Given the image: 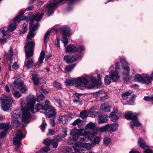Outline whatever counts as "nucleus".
Returning a JSON list of instances; mask_svg holds the SVG:
<instances>
[{
  "mask_svg": "<svg viewBox=\"0 0 153 153\" xmlns=\"http://www.w3.org/2000/svg\"><path fill=\"white\" fill-rule=\"evenodd\" d=\"M84 130L83 128H80L79 129H73L71 130L70 134L73 136V140L74 141H76L78 138L79 135L82 136H85L87 135V133H84L83 131Z\"/></svg>",
  "mask_w": 153,
  "mask_h": 153,
  "instance_id": "nucleus-12",
  "label": "nucleus"
},
{
  "mask_svg": "<svg viewBox=\"0 0 153 153\" xmlns=\"http://www.w3.org/2000/svg\"><path fill=\"white\" fill-rule=\"evenodd\" d=\"M76 48L73 45H70L65 47V52L66 53L68 52H71L75 51Z\"/></svg>",
  "mask_w": 153,
  "mask_h": 153,
  "instance_id": "nucleus-28",
  "label": "nucleus"
},
{
  "mask_svg": "<svg viewBox=\"0 0 153 153\" xmlns=\"http://www.w3.org/2000/svg\"><path fill=\"white\" fill-rule=\"evenodd\" d=\"M27 31V25H25V26L23 28L22 30L21 31L19 32L20 34H21L22 33L24 34Z\"/></svg>",
  "mask_w": 153,
  "mask_h": 153,
  "instance_id": "nucleus-59",
  "label": "nucleus"
},
{
  "mask_svg": "<svg viewBox=\"0 0 153 153\" xmlns=\"http://www.w3.org/2000/svg\"><path fill=\"white\" fill-rule=\"evenodd\" d=\"M59 135H58L56 138L52 139V144L53 148H56L58 145V143L60 140V138L59 137Z\"/></svg>",
  "mask_w": 153,
  "mask_h": 153,
  "instance_id": "nucleus-23",
  "label": "nucleus"
},
{
  "mask_svg": "<svg viewBox=\"0 0 153 153\" xmlns=\"http://www.w3.org/2000/svg\"><path fill=\"white\" fill-rule=\"evenodd\" d=\"M108 103L106 102L105 104H103L101 105V109L105 111L110 112L111 109V107L108 105Z\"/></svg>",
  "mask_w": 153,
  "mask_h": 153,
  "instance_id": "nucleus-25",
  "label": "nucleus"
},
{
  "mask_svg": "<svg viewBox=\"0 0 153 153\" xmlns=\"http://www.w3.org/2000/svg\"><path fill=\"white\" fill-rule=\"evenodd\" d=\"M45 98V96L43 94H41L40 95L38 96L36 98V101L38 102L43 100Z\"/></svg>",
  "mask_w": 153,
  "mask_h": 153,
  "instance_id": "nucleus-53",
  "label": "nucleus"
},
{
  "mask_svg": "<svg viewBox=\"0 0 153 153\" xmlns=\"http://www.w3.org/2000/svg\"><path fill=\"white\" fill-rule=\"evenodd\" d=\"M45 54V52L43 51H42L41 52L39 59V64H42L43 63Z\"/></svg>",
  "mask_w": 153,
  "mask_h": 153,
  "instance_id": "nucleus-40",
  "label": "nucleus"
},
{
  "mask_svg": "<svg viewBox=\"0 0 153 153\" xmlns=\"http://www.w3.org/2000/svg\"><path fill=\"white\" fill-rule=\"evenodd\" d=\"M13 85L14 88H13L12 93L15 97H20L22 96L21 94L19 91H15V89L21 91L22 93H25L27 91L26 88L23 82L22 81L19 79H17L13 83Z\"/></svg>",
  "mask_w": 153,
  "mask_h": 153,
  "instance_id": "nucleus-2",
  "label": "nucleus"
},
{
  "mask_svg": "<svg viewBox=\"0 0 153 153\" xmlns=\"http://www.w3.org/2000/svg\"><path fill=\"white\" fill-rule=\"evenodd\" d=\"M138 144L139 146L142 148H145L148 147V146L144 140L140 138H139L138 141Z\"/></svg>",
  "mask_w": 153,
  "mask_h": 153,
  "instance_id": "nucleus-30",
  "label": "nucleus"
},
{
  "mask_svg": "<svg viewBox=\"0 0 153 153\" xmlns=\"http://www.w3.org/2000/svg\"><path fill=\"white\" fill-rule=\"evenodd\" d=\"M26 100L27 103L25 107L22 108V128H24L28 123L30 120V111L34 113V105L35 102V97L33 96H29L27 97Z\"/></svg>",
  "mask_w": 153,
  "mask_h": 153,
  "instance_id": "nucleus-1",
  "label": "nucleus"
},
{
  "mask_svg": "<svg viewBox=\"0 0 153 153\" xmlns=\"http://www.w3.org/2000/svg\"><path fill=\"white\" fill-rule=\"evenodd\" d=\"M44 13H41V14H40V13H36L33 17V19L31 22L30 25H32L34 20H35L36 22L40 21Z\"/></svg>",
  "mask_w": 153,
  "mask_h": 153,
  "instance_id": "nucleus-21",
  "label": "nucleus"
},
{
  "mask_svg": "<svg viewBox=\"0 0 153 153\" xmlns=\"http://www.w3.org/2000/svg\"><path fill=\"white\" fill-rule=\"evenodd\" d=\"M50 150V148L46 146L44 148H42L37 153H41L42 152H47Z\"/></svg>",
  "mask_w": 153,
  "mask_h": 153,
  "instance_id": "nucleus-55",
  "label": "nucleus"
},
{
  "mask_svg": "<svg viewBox=\"0 0 153 153\" xmlns=\"http://www.w3.org/2000/svg\"><path fill=\"white\" fill-rule=\"evenodd\" d=\"M33 64V61L32 59L28 61L26 65V67L28 69L32 68Z\"/></svg>",
  "mask_w": 153,
  "mask_h": 153,
  "instance_id": "nucleus-45",
  "label": "nucleus"
},
{
  "mask_svg": "<svg viewBox=\"0 0 153 153\" xmlns=\"http://www.w3.org/2000/svg\"><path fill=\"white\" fill-rule=\"evenodd\" d=\"M76 65V64L75 63L72 65H70L66 66L65 69V72L67 73L71 71L75 67Z\"/></svg>",
  "mask_w": 153,
  "mask_h": 153,
  "instance_id": "nucleus-34",
  "label": "nucleus"
},
{
  "mask_svg": "<svg viewBox=\"0 0 153 153\" xmlns=\"http://www.w3.org/2000/svg\"><path fill=\"white\" fill-rule=\"evenodd\" d=\"M67 130L66 128H63L60 135H59V137L60 138H61L65 137L67 135Z\"/></svg>",
  "mask_w": 153,
  "mask_h": 153,
  "instance_id": "nucleus-35",
  "label": "nucleus"
},
{
  "mask_svg": "<svg viewBox=\"0 0 153 153\" xmlns=\"http://www.w3.org/2000/svg\"><path fill=\"white\" fill-rule=\"evenodd\" d=\"M82 95L81 94H79L76 93L74 95V99L73 100V101L74 102H77L79 101V97L80 96H81Z\"/></svg>",
  "mask_w": 153,
  "mask_h": 153,
  "instance_id": "nucleus-49",
  "label": "nucleus"
},
{
  "mask_svg": "<svg viewBox=\"0 0 153 153\" xmlns=\"http://www.w3.org/2000/svg\"><path fill=\"white\" fill-rule=\"evenodd\" d=\"M124 115L127 119L132 120V121L129 123L132 129H133L134 126L138 127L141 126V123L139 122L137 119V113H133L131 111H130L126 113Z\"/></svg>",
  "mask_w": 153,
  "mask_h": 153,
  "instance_id": "nucleus-5",
  "label": "nucleus"
},
{
  "mask_svg": "<svg viewBox=\"0 0 153 153\" xmlns=\"http://www.w3.org/2000/svg\"><path fill=\"white\" fill-rule=\"evenodd\" d=\"M61 30L63 32V36L61 41L64 44V46H65L68 43L67 37L71 33L70 29L68 26H63L61 28Z\"/></svg>",
  "mask_w": 153,
  "mask_h": 153,
  "instance_id": "nucleus-8",
  "label": "nucleus"
},
{
  "mask_svg": "<svg viewBox=\"0 0 153 153\" xmlns=\"http://www.w3.org/2000/svg\"><path fill=\"white\" fill-rule=\"evenodd\" d=\"M88 112L86 111L81 112L80 114V116L82 118L84 119L87 117L88 115Z\"/></svg>",
  "mask_w": 153,
  "mask_h": 153,
  "instance_id": "nucleus-47",
  "label": "nucleus"
},
{
  "mask_svg": "<svg viewBox=\"0 0 153 153\" xmlns=\"http://www.w3.org/2000/svg\"><path fill=\"white\" fill-rule=\"evenodd\" d=\"M109 76L111 77V80L114 82H116L120 78L119 73L114 70H111L109 72Z\"/></svg>",
  "mask_w": 153,
  "mask_h": 153,
  "instance_id": "nucleus-17",
  "label": "nucleus"
},
{
  "mask_svg": "<svg viewBox=\"0 0 153 153\" xmlns=\"http://www.w3.org/2000/svg\"><path fill=\"white\" fill-rule=\"evenodd\" d=\"M111 77L108 75H106L105 77L104 81L105 84L106 85H108L111 83Z\"/></svg>",
  "mask_w": 153,
  "mask_h": 153,
  "instance_id": "nucleus-43",
  "label": "nucleus"
},
{
  "mask_svg": "<svg viewBox=\"0 0 153 153\" xmlns=\"http://www.w3.org/2000/svg\"><path fill=\"white\" fill-rule=\"evenodd\" d=\"M98 77L99 80H97L96 78L94 77H92L91 78V82L93 83L96 85H97L98 84V82L100 84V75H98Z\"/></svg>",
  "mask_w": 153,
  "mask_h": 153,
  "instance_id": "nucleus-36",
  "label": "nucleus"
},
{
  "mask_svg": "<svg viewBox=\"0 0 153 153\" xmlns=\"http://www.w3.org/2000/svg\"><path fill=\"white\" fill-rule=\"evenodd\" d=\"M39 26L38 22H37L36 24L33 25L32 27L30 26V31L29 35L27 36V41L33 38L35 33H34L35 30Z\"/></svg>",
  "mask_w": 153,
  "mask_h": 153,
  "instance_id": "nucleus-15",
  "label": "nucleus"
},
{
  "mask_svg": "<svg viewBox=\"0 0 153 153\" xmlns=\"http://www.w3.org/2000/svg\"><path fill=\"white\" fill-rule=\"evenodd\" d=\"M82 123V120L80 119H77L73 122L72 124L73 126L77 125L78 127L79 128L81 126Z\"/></svg>",
  "mask_w": 153,
  "mask_h": 153,
  "instance_id": "nucleus-39",
  "label": "nucleus"
},
{
  "mask_svg": "<svg viewBox=\"0 0 153 153\" xmlns=\"http://www.w3.org/2000/svg\"><path fill=\"white\" fill-rule=\"evenodd\" d=\"M13 50L12 48H10L9 51V52L8 53V56L10 58H11V57L13 55Z\"/></svg>",
  "mask_w": 153,
  "mask_h": 153,
  "instance_id": "nucleus-61",
  "label": "nucleus"
},
{
  "mask_svg": "<svg viewBox=\"0 0 153 153\" xmlns=\"http://www.w3.org/2000/svg\"><path fill=\"white\" fill-rule=\"evenodd\" d=\"M50 32V31H48L45 35L44 42L45 43H47L49 40Z\"/></svg>",
  "mask_w": 153,
  "mask_h": 153,
  "instance_id": "nucleus-51",
  "label": "nucleus"
},
{
  "mask_svg": "<svg viewBox=\"0 0 153 153\" xmlns=\"http://www.w3.org/2000/svg\"><path fill=\"white\" fill-rule=\"evenodd\" d=\"M21 114V111L20 109H17L11 112V117L12 120V122L13 125L18 126L20 122L17 119L20 117Z\"/></svg>",
  "mask_w": 153,
  "mask_h": 153,
  "instance_id": "nucleus-10",
  "label": "nucleus"
},
{
  "mask_svg": "<svg viewBox=\"0 0 153 153\" xmlns=\"http://www.w3.org/2000/svg\"><path fill=\"white\" fill-rule=\"evenodd\" d=\"M144 153H153V151L150 149L147 148L144 151Z\"/></svg>",
  "mask_w": 153,
  "mask_h": 153,
  "instance_id": "nucleus-64",
  "label": "nucleus"
},
{
  "mask_svg": "<svg viewBox=\"0 0 153 153\" xmlns=\"http://www.w3.org/2000/svg\"><path fill=\"white\" fill-rule=\"evenodd\" d=\"M25 11L24 10L21 11L20 12L19 14L14 19V21L15 23H19L21 20H25L27 19V17L26 16L23 17V15Z\"/></svg>",
  "mask_w": 153,
  "mask_h": 153,
  "instance_id": "nucleus-20",
  "label": "nucleus"
},
{
  "mask_svg": "<svg viewBox=\"0 0 153 153\" xmlns=\"http://www.w3.org/2000/svg\"><path fill=\"white\" fill-rule=\"evenodd\" d=\"M120 62L123 69L124 70L127 71L126 73L123 72V77L124 82L126 83H127L130 81L131 79V78L129 75V73L130 71L129 67L128 64L125 59L121 58Z\"/></svg>",
  "mask_w": 153,
  "mask_h": 153,
  "instance_id": "nucleus-6",
  "label": "nucleus"
},
{
  "mask_svg": "<svg viewBox=\"0 0 153 153\" xmlns=\"http://www.w3.org/2000/svg\"><path fill=\"white\" fill-rule=\"evenodd\" d=\"M119 126L118 124L117 123H113L111 124H109L108 129L110 131L114 132L117 130Z\"/></svg>",
  "mask_w": 153,
  "mask_h": 153,
  "instance_id": "nucleus-22",
  "label": "nucleus"
},
{
  "mask_svg": "<svg viewBox=\"0 0 153 153\" xmlns=\"http://www.w3.org/2000/svg\"><path fill=\"white\" fill-rule=\"evenodd\" d=\"M49 101L46 100L45 101V104L43 110L46 111V115L48 117L55 116L56 115L55 109L52 106L49 105Z\"/></svg>",
  "mask_w": 153,
  "mask_h": 153,
  "instance_id": "nucleus-7",
  "label": "nucleus"
},
{
  "mask_svg": "<svg viewBox=\"0 0 153 153\" xmlns=\"http://www.w3.org/2000/svg\"><path fill=\"white\" fill-rule=\"evenodd\" d=\"M122 96L123 100L126 99L130 97L132 98V97L130 93L128 92H126L125 93L123 94H122Z\"/></svg>",
  "mask_w": 153,
  "mask_h": 153,
  "instance_id": "nucleus-48",
  "label": "nucleus"
},
{
  "mask_svg": "<svg viewBox=\"0 0 153 153\" xmlns=\"http://www.w3.org/2000/svg\"><path fill=\"white\" fill-rule=\"evenodd\" d=\"M55 45L57 46L58 47H60L59 45V39L58 37H57L56 40L55 42Z\"/></svg>",
  "mask_w": 153,
  "mask_h": 153,
  "instance_id": "nucleus-62",
  "label": "nucleus"
},
{
  "mask_svg": "<svg viewBox=\"0 0 153 153\" xmlns=\"http://www.w3.org/2000/svg\"><path fill=\"white\" fill-rule=\"evenodd\" d=\"M87 128L84 129V133H87V135L89 132H93L95 134H97L98 129L96 128L95 125L93 123L91 122L86 125Z\"/></svg>",
  "mask_w": 153,
  "mask_h": 153,
  "instance_id": "nucleus-14",
  "label": "nucleus"
},
{
  "mask_svg": "<svg viewBox=\"0 0 153 153\" xmlns=\"http://www.w3.org/2000/svg\"><path fill=\"white\" fill-rule=\"evenodd\" d=\"M81 146L88 150H89L91 149V146H93L90 143H82Z\"/></svg>",
  "mask_w": 153,
  "mask_h": 153,
  "instance_id": "nucleus-42",
  "label": "nucleus"
},
{
  "mask_svg": "<svg viewBox=\"0 0 153 153\" xmlns=\"http://www.w3.org/2000/svg\"><path fill=\"white\" fill-rule=\"evenodd\" d=\"M93 132L94 133H91L88 135V139L91 141L94 137L95 136V135H96L94 133V132Z\"/></svg>",
  "mask_w": 153,
  "mask_h": 153,
  "instance_id": "nucleus-60",
  "label": "nucleus"
},
{
  "mask_svg": "<svg viewBox=\"0 0 153 153\" xmlns=\"http://www.w3.org/2000/svg\"><path fill=\"white\" fill-rule=\"evenodd\" d=\"M78 59H79L76 56H71L68 55H65L64 57V61L68 64L76 61Z\"/></svg>",
  "mask_w": 153,
  "mask_h": 153,
  "instance_id": "nucleus-16",
  "label": "nucleus"
},
{
  "mask_svg": "<svg viewBox=\"0 0 153 153\" xmlns=\"http://www.w3.org/2000/svg\"><path fill=\"white\" fill-rule=\"evenodd\" d=\"M53 86L57 89H61L62 88V85L60 83L56 82H54L53 83Z\"/></svg>",
  "mask_w": 153,
  "mask_h": 153,
  "instance_id": "nucleus-52",
  "label": "nucleus"
},
{
  "mask_svg": "<svg viewBox=\"0 0 153 153\" xmlns=\"http://www.w3.org/2000/svg\"><path fill=\"white\" fill-rule=\"evenodd\" d=\"M18 23H15L14 19L13 20V23H11L9 25L8 28V30L10 31H13L16 28V24Z\"/></svg>",
  "mask_w": 153,
  "mask_h": 153,
  "instance_id": "nucleus-33",
  "label": "nucleus"
},
{
  "mask_svg": "<svg viewBox=\"0 0 153 153\" xmlns=\"http://www.w3.org/2000/svg\"><path fill=\"white\" fill-rule=\"evenodd\" d=\"M34 43L33 42H27L26 45L25 46L26 57L28 58L33 55Z\"/></svg>",
  "mask_w": 153,
  "mask_h": 153,
  "instance_id": "nucleus-9",
  "label": "nucleus"
},
{
  "mask_svg": "<svg viewBox=\"0 0 153 153\" xmlns=\"http://www.w3.org/2000/svg\"><path fill=\"white\" fill-rule=\"evenodd\" d=\"M98 123L103 124L105 123L108 120L107 116L104 114H100L97 117Z\"/></svg>",
  "mask_w": 153,
  "mask_h": 153,
  "instance_id": "nucleus-18",
  "label": "nucleus"
},
{
  "mask_svg": "<svg viewBox=\"0 0 153 153\" xmlns=\"http://www.w3.org/2000/svg\"><path fill=\"white\" fill-rule=\"evenodd\" d=\"M76 80L74 79H68L65 82V83L66 86H72L76 84Z\"/></svg>",
  "mask_w": 153,
  "mask_h": 153,
  "instance_id": "nucleus-31",
  "label": "nucleus"
},
{
  "mask_svg": "<svg viewBox=\"0 0 153 153\" xmlns=\"http://www.w3.org/2000/svg\"><path fill=\"white\" fill-rule=\"evenodd\" d=\"M52 139L48 138L44 140L43 143L46 145L49 146L52 144Z\"/></svg>",
  "mask_w": 153,
  "mask_h": 153,
  "instance_id": "nucleus-50",
  "label": "nucleus"
},
{
  "mask_svg": "<svg viewBox=\"0 0 153 153\" xmlns=\"http://www.w3.org/2000/svg\"><path fill=\"white\" fill-rule=\"evenodd\" d=\"M109 124L105 125L104 126H102L99 128V130L100 132H103L108 129Z\"/></svg>",
  "mask_w": 153,
  "mask_h": 153,
  "instance_id": "nucleus-41",
  "label": "nucleus"
},
{
  "mask_svg": "<svg viewBox=\"0 0 153 153\" xmlns=\"http://www.w3.org/2000/svg\"><path fill=\"white\" fill-rule=\"evenodd\" d=\"M88 82L87 79L84 77H79L76 80V86L78 89H84L85 88Z\"/></svg>",
  "mask_w": 153,
  "mask_h": 153,
  "instance_id": "nucleus-11",
  "label": "nucleus"
},
{
  "mask_svg": "<svg viewBox=\"0 0 153 153\" xmlns=\"http://www.w3.org/2000/svg\"><path fill=\"white\" fill-rule=\"evenodd\" d=\"M97 96L98 99L100 98L101 101L104 100L107 98L106 93L104 91L98 92Z\"/></svg>",
  "mask_w": 153,
  "mask_h": 153,
  "instance_id": "nucleus-26",
  "label": "nucleus"
},
{
  "mask_svg": "<svg viewBox=\"0 0 153 153\" xmlns=\"http://www.w3.org/2000/svg\"><path fill=\"white\" fill-rule=\"evenodd\" d=\"M32 76L34 84L35 85H37L38 84L39 79L38 76L36 74H33Z\"/></svg>",
  "mask_w": 153,
  "mask_h": 153,
  "instance_id": "nucleus-44",
  "label": "nucleus"
},
{
  "mask_svg": "<svg viewBox=\"0 0 153 153\" xmlns=\"http://www.w3.org/2000/svg\"><path fill=\"white\" fill-rule=\"evenodd\" d=\"M0 100L1 101V108L5 111H7L10 109L11 105L14 101V100L10 96L4 94L2 97H0Z\"/></svg>",
  "mask_w": 153,
  "mask_h": 153,
  "instance_id": "nucleus-4",
  "label": "nucleus"
},
{
  "mask_svg": "<svg viewBox=\"0 0 153 153\" xmlns=\"http://www.w3.org/2000/svg\"><path fill=\"white\" fill-rule=\"evenodd\" d=\"M24 137V136L22 131L20 130L17 131L16 133V137L13 139V144L16 145L18 148L20 144L22 139Z\"/></svg>",
  "mask_w": 153,
  "mask_h": 153,
  "instance_id": "nucleus-13",
  "label": "nucleus"
},
{
  "mask_svg": "<svg viewBox=\"0 0 153 153\" xmlns=\"http://www.w3.org/2000/svg\"><path fill=\"white\" fill-rule=\"evenodd\" d=\"M143 78V74L141 75L139 74H137L135 75L134 77L135 81H138L141 82H142Z\"/></svg>",
  "mask_w": 153,
  "mask_h": 153,
  "instance_id": "nucleus-37",
  "label": "nucleus"
},
{
  "mask_svg": "<svg viewBox=\"0 0 153 153\" xmlns=\"http://www.w3.org/2000/svg\"><path fill=\"white\" fill-rule=\"evenodd\" d=\"M85 50V48L83 46L80 45L79 47L78 48H76V49H75V51L79 53V54L76 56L79 59H80L82 56V51Z\"/></svg>",
  "mask_w": 153,
  "mask_h": 153,
  "instance_id": "nucleus-27",
  "label": "nucleus"
},
{
  "mask_svg": "<svg viewBox=\"0 0 153 153\" xmlns=\"http://www.w3.org/2000/svg\"><path fill=\"white\" fill-rule=\"evenodd\" d=\"M111 140L109 138L105 137L103 139L104 143L105 145H107L110 144L111 142Z\"/></svg>",
  "mask_w": 153,
  "mask_h": 153,
  "instance_id": "nucleus-54",
  "label": "nucleus"
},
{
  "mask_svg": "<svg viewBox=\"0 0 153 153\" xmlns=\"http://www.w3.org/2000/svg\"><path fill=\"white\" fill-rule=\"evenodd\" d=\"M117 111L118 110L117 108H113V112L111 113L109 116V117L112 119L111 120L113 122L116 121L119 118L118 116L116 115Z\"/></svg>",
  "mask_w": 153,
  "mask_h": 153,
  "instance_id": "nucleus-19",
  "label": "nucleus"
},
{
  "mask_svg": "<svg viewBox=\"0 0 153 153\" xmlns=\"http://www.w3.org/2000/svg\"><path fill=\"white\" fill-rule=\"evenodd\" d=\"M48 132V133L47 134L48 135H53L55 133V131L52 129H49Z\"/></svg>",
  "mask_w": 153,
  "mask_h": 153,
  "instance_id": "nucleus-63",
  "label": "nucleus"
},
{
  "mask_svg": "<svg viewBox=\"0 0 153 153\" xmlns=\"http://www.w3.org/2000/svg\"><path fill=\"white\" fill-rule=\"evenodd\" d=\"M45 107V106L43 107L40 104H38L35 106V108L37 110H39L42 109H43V108Z\"/></svg>",
  "mask_w": 153,
  "mask_h": 153,
  "instance_id": "nucleus-57",
  "label": "nucleus"
},
{
  "mask_svg": "<svg viewBox=\"0 0 153 153\" xmlns=\"http://www.w3.org/2000/svg\"><path fill=\"white\" fill-rule=\"evenodd\" d=\"M47 125V123L45 122V120H43L42 124L40 126V128L41 130L43 131L45 129V127Z\"/></svg>",
  "mask_w": 153,
  "mask_h": 153,
  "instance_id": "nucleus-56",
  "label": "nucleus"
},
{
  "mask_svg": "<svg viewBox=\"0 0 153 153\" xmlns=\"http://www.w3.org/2000/svg\"><path fill=\"white\" fill-rule=\"evenodd\" d=\"M9 126L8 124L3 123L0 124V129L4 130V131H7L9 128Z\"/></svg>",
  "mask_w": 153,
  "mask_h": 153,
  "instance_id": "nucleus-38",
  "label": "nucleus"
},
{
  "mask_svg": "<svg viewBox=\"0 0 153 153\" xmlns=\"http://www.w3.org/2000/svg\"><path fill=\"white\" fill-rule=\"evenodd\" d=\"M100 141V138L98 136L95 137L94 140L91 141V143L93 146H94L95 145L98 144Z\"/></svg>",
  "mask_w": 153,
  "mask_h": 153,
  "instance_id": "nucleus-32",
  "label": "nucleus"
},
{
  "mask_svg": "<svg viewBox=\"0 0 153 153\" xmlns=\"http://www.w3.org/2000/svg\"><path fill=\"white\" fill-rule=\"evenodd\" d=\"M81 147L80 143H76L74 144L73 148L75 151H78L81 150Z\"/></svg>",
  "mask_w": 153,
  "mask_h": 153,
  "instance_id": "nucleus-46",
  "label": "nucleus"
},
{
  "mask_svg": "<svg viewBox=\"0 0 153 153\" xmlns=\"http://www.w3.org/2000/svg\"><path fill=\"white\" fill-rule=\"evenodd\" d=\"M66 116H59V118L58 119V120L59 122L61 123H62L64 120H65V119L66 117Z\"/></svg>",
  "mask_w": 153,
  "mask_h": 153,
  "instance_id": "nucleus-58",
  "label": "nucleus"
},
{
  "mask_svg": "<svg viewBox=\"0 0 153 153\" xmlns=\"http://www.w3.org/2000/svg\"><path fill=\"white\" fill-rule=\"evenodd\" d=\"M66 0H53L50 2L48 4L44 6L42 9V12H46L48 16L53 12L56 8L58 4L65 1Z\"/></svg>",
  "mask_w": 153,
  "mask_h": 153,
  "instance_id": "nucleus-3",
  "label": "nucleus"
},
{
  "mask_svg": "<svg viewBox=\"0 0 153 153\" xmlns=\"http://www.w3.org/2000/svg\"><path fill=\"white\" fill-rule=\"evenodd\" d=\"M151 79L147 74H143V79L142 83H146V84H150L151 83Z\"/></svg>",
  "mask_w": 153,
  "mask_h": 153,
  "instance_id": "nucleus-24",
  "label": "nucleus"
},
{
  "mask_svg": "<svg viewBox=\"0 0 153 153\" xmlns=\"http://www.w3.org/2000/svg\"><path fill=\"white\" fill-rule=\"evenodd\" d=\"M2 33L3 34V37L4 38L3 39H5L6 40L7 39L10 38V36L8 31L0 29V33Z\"/></svg>",
  "mask_w": 153,
  "mask_h": 153,
  "instance_id": "nucleus-29",
  "label": "nucleus"
}]
</instances>
